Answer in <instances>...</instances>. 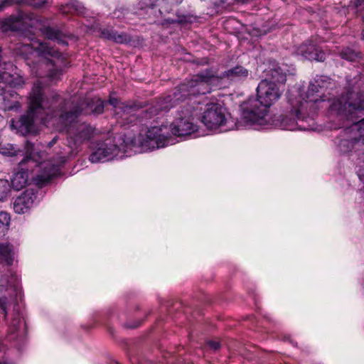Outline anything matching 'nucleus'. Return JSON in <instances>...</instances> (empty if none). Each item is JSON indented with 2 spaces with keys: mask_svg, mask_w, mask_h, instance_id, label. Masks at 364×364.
<instances>
[{
  "mask_svg": "<svg viewBox=\"0 0 364 364\" xmlns=\"http://www.w3.org/2000/svg\"><path fill=\"white\" fill-rule=\"evenodd\" d=\"M330 84L328 77L317 75L304 94L297 87L289 89L287 93L286 113L273 120L269 115V109L280 99L284 88L267 79L262 80L257 87V98H250L241 105V119L245 127L256 129L274 125L291 131H315L318 103L325 101L324 92Z\"/></svg>",
  "mask_w": 364,
  "mask_h": 364,
  "instance_id": "obj_1",
  "label": "nucleus"
},
{
  "mask_svg": "<svg viewBox=\"0 0 364 364\" xmlns=\"http://www.w3.org/2000/svg\"><path fill=\"white\" fill-rule=\"evenodd\" d=\"M182 85L183 83L176 87L173 94L159 99L155 105L149 108L144 114L143 118H151L161 112L168 111L179 102H183L176 110L174 119L169 125L163 124L161 126L151 127L144 132L139 134L137 141H134L133 144L139 146V151H149L175 144L178 142L176 137L191 135L198 137L203 135L200 133L198 126L195 122L198 111L203 109L201 106L195 105H202L200 98L203 95H193L188 94V92H182L183 95H179V98L177 99L174 95Z\"/></svg>",
  "mask_w": 364,
  "mask_h": 364,
  "instance_id": "obj_2",
  "label": "nucleus"
},
{
  "mask_svg": "<svg viewBox=\"0 0 364 364\" xmlns=\"http://www.w3.org/2000/svg\"><path fill=\"white\" fill-rule=\"evenodd\" d=\"M59 121L66 129L68 146L70 149L68 155L61 154L55 160H47L39 166V173L35 178L36 183L43 185L52 177L60 173V166L68 159L75 156L80 146L90 140L95 134V129L90 124L77 121L82 111L72 110L67 107H61Z\"/></svg>",
  "mask_w": 364,
  "mask_h": 364,
  "instance_id": "obj_3",
  "label": "nucleus"
},
{
  "mask_svg": "<svg viewBox=\"0 0 364 364\" xmlns=\"http://www.w3.org/2000/svg\"><path fill=\"white\" fill-rule=\"evenodd\" d=\"M15 53L23 56L25 59L29 58V55L36 53L41 58L38 66L41 69L45 68V72L38 70H32V73L39 77L41 82L43 78L47 77L50 82L60 79L62 75V67L65 66V56L55 50L48 43L33 41V43L21 42L14 48ZM43 82H42V85Z\"/></svg>",
  "mask_w": 364,
  "mask_h": 364,
  "instance_id": "obj_4",
  "label": "nucleus"
},
{
  "mask_svg": "<svg viewBox=\"0 0 364 364\" xmlns=\"http://www.w3.org/2000/svg\"><path fill=\"white\" fill-rule=\"evenodd\" d=\"M44 86L40 80H37L28 97V111L18 119H12L11 127L16 129L17 132L22 135L31 133L34 131V122L40 120L46 124L49 119L58 115L51 110L50 105L45 98Z\"/></svg>",
  "mask_w": 364,
  "mask_h": 364,
  "instance_id": "obj_5",
  "label": "nucleus"
},
{
  "mask_svg": "<svg viewBox=\"0 0 364 364\" xmlns=\"http://www.w3.org/2000/svg\"><path fill=\"white\" fill-rule=\"evenodd\" d=\"M249 75V71L241 65H237L230 68L220 75H218L213 68L205 69L197 75H193L191 79L186 80L180 87L174 95L177 99L178 95L182 96V92H191L190 94L206 95L210 93L213 87L220 86L222 80L230 82H237L245 80Z\"/></svg>",
  "mask_w": 364,
  "mask_h": 364,
  "instance_id": "obj_6",
  "label": "nucleus"
},
{
  "mask_svg": "<svg viewBox=\"0 0 364 364\" xmlns=\"http://www.w3.org/2000/svg\"><path fill=\"white\" fill-rule=\"evenodd\" d=\"M348 91L340 97L333 100L329 105V112L332 116H336L339 124L336 126L330 125L331 129H340L344 126L346 119H353L358 112L364 110V93L355 89V77L348 80Z\"/></svg>",
  "mask_w": 364,
  "mask_h": 364,
  "instance_id": "obj_7",
  "label": "nucleus"
},
{
  "mask_svg": "<svg viewBox=\"0 0 364 364\" xmlns=\"http://www.w3.org/2000/svg\"><path fill=\"white\" fill-rule=\"evenodd\" d=\"M137 139L138 136L134 138L124 136V139H119L122 141L120 146L111 141L99 142L89 159L92 163L105 162L114 159H122L131 156L132 153H141L143 151H139L140 147L133 144Z\"/></svg>",
  "mask_w": 364,
  "mask_h": 364,
  "instance_id": "obj_8",
  "label": "nucleus"
},
{
  "mask_svg": "<svg viewBox=\"0 0 364 364\" xmlns=\"http://www.w3.org/2000/svg\"><path fill=\"white\" fill-rule=\"evenodd\" d=\"M203 99L205 97L202 95L201 107L205 105V108L201 116V122L208 129L216 132H225L235 129L236 124L220 105L205 103ZM196 105V107H200V105Z\"/></svg>",
  "mask_w": 364,
  "mask_h": 364,
  "instance_id": "obj_9",
  "label": "nucleus"
},
{
  "mask_svg": "<svg viewBox=\"0 0 364 364\" xmlns=\"http://www.w3.org/2000/svg\"><path fill=\"white\" fill-rule=\"evenodd\" d=\"M25 150L26 156L25 158L21 161L20 165L23 167L25 164H28V167H33V165L36 166V173L33 177V181L34 183L40 187H42L46 185L53 177H52L49 181H48L43 185H39L36 183L35 178L39 173V166L41 164L45 162L46 161H41L40 160L43 158V154L41 153H35L33 144L29 141H26L25 144ZM28 171H24L23 168L19 171L16 172L11 182V187H12L14 190L20 191L28 183Z\"/></svg>",
  "mask_w": 364,
  "mask_h": 364,
  "instance_id": "obj_10",
  "label": "nucleus"
},
{
  "mask_svg": "<svg viewBox=\"0 0 364 364\" xmlns=\"http://www.w3.org/2000/svg\"><path fill=\"white\" fill-rule=\"evenodd\" d=\"M21 287L20 279L16 273L7 270L0 276V309L6 317V304L9 300L21 299Z\"/></svg>",
  "mask_w": 364,
  "mask_h": 364,
  "instance_id": "obj_11",
  "label": "nucleus"
},
{
  "mask_svg": "<svg viewBox=\"0 0 364 364\" xmlns=\"http://www.w3.org/2000/svg\"><path fill=\"white\" fill-rule=\"evenodd\" d=\"M37 18L33 14L19 11L16 15L0 20V30L7 31H26L29 28L35 26Z\"/></svg>",
  "mask_w": 364,
  "mask_h": 364,
  "instance_id": "obj_12",
  "label": "nucleus"
},
{
  "mask_svg": "<svg viewBox=\"0 0 364 364\" xmlns=\"http://www.w3.org/2000/svg\"><path fill=\"white\" fill-rule=\"evenodd\" d=\"M105 102L99 99L93 98L88 101L67 102L65 106L72 110L82 111L81 114H101L104 110Z\"/></svg>",
  "mask_w": 364,
  "mask_h": 364,
  "instance_id": "obj_13",
  "label": "nucleus"
},
{
  "mask_svg": "<svg viewBox=\"0 0 364 364\" xmlns=\"http://www.w3.org/2000/svg\"><path fill=\"white\" fill-rule=\"evenodd\" d=\"M37 195L33 189L25 191L13 203V209L17 214H25L37 204Z\"/></svg>",
  "mask_w": 364,
  "mask_h": 364,
  "instance_id": "obj_14",
  "label": "nucleus"
},
{
  "mask_svg": "<svg viewBox=\"0 0 364 364\" xmlns=\"http://www.w3.org/2000/svg\"><path fill=\"white\" fill-rule=\"evenodd\" d=\"M7 319L9 341L15 340L18 338H23L26 334V323L18 311H14L10 320Z\"/></svg>",
  "mask_w": 364,
  "mask_h": 364,
  "instance_id": "obj_15",
  "label": "nucleus"
},
{
  "mask_svg": "<svg viewBox=\"0 0 364 364\" xmlns=\"http://www.w3.org/2000/svg\"><path fill=\"white\" fill-rule=\"evenodd\" d=\"M295 54L301 59L309 60L323 62L326 59V53L316 45L311 43H305L299 46L296 48Z\"/></svg>",
  "mask_w": 364,
  "mask_h": 364,
  "instance_id": "obj_16",
  "label": "nucleus"
},
{
  "mask_svg": "<svg viewBox=\"0 0 364 364\" xmlns=\"http://www.w3.org/2000/svg\"><path fill=\"white\" fill-rule=\"evenodd\" d=\"M100 37L117 43H127L130 41V37L127 33H118L112 28L101 29Z\"/></svg>",
  "mask_w": 364,
  "mask_h": 364,
  "instance_id": "obj_17",
  "label": "nucleus"
},
{
  "mask_svg": "<svg viewBox=\"0 0 364 364\" xmlns=\"http://www.w3.org/2000/svg\"><path fill=\"white\" fill-rule=\"evenodd\" d=\"M109 103L115 109L116 114L120 115V117L123 119H126L127 115L132 114L134 109L133 106L120 102L117 97L111 96L109 100Z\"/></svg>",
  "mask_w": 364,
  "mask_h": 364,
  "instance_id": "obj_18",
  "label": "nucleus"
},
{
  "mask_svg": "<svg viewBox=\"0 0 364 364\" xmlns=\"http://www.w3.org/2000/svg\"><path fill=\"white\" fill-rule=\"evenodd\" d=\"M14 255L15 251L12 245L8 243H0V263L12 264Z\"/></svg>",
  "mask_w": 364,
  "mask_h": 364,
  "instance_id": "obj_19",
  "label": "nucleus"
},
{
  "mask_svg": "<svg viewBox=\"0 0 364 364\" xmlns=\"http://www.w3.org/2000/svg\"><path fill=\"white\" fill-rule=\"evenodd\" d=\"M268 75L269 78L267 79V80L277 84L281 88H284L283 85L287 80V77L281 68L277 67L271 68L268 71Z\"/></svg>",
  "mask_w": 364,
  "mask_h": 364,
  "instance_id": "obj_20",
  "label": "nucleus"
},
{
  "mask_svg": "<svg viewBox=\"0 0 364 364\" xmlns=\"http://www.w3.org/2000/svg\"><path fill=\"white\" fill-rule=\"evenodd\" d=\"M42 32L48 39L55 41L59 44L67 45L63 34L58 29L47 26L42 28Z\"/></svg>",
  "mask_w": 364,
  "mask_h": 364,
  "instance_id": "obj_21",
  "label": "nucleus"
},
{
  "mask_svg": "<svg viewBox=\"0 0 364 364\" xmlns=\"http://www.w3.org/2000/svg\"><path fill=\"white\" fill-rule=\"evenodd\" d=\"M82 5L77 0H71L70 2L67 3L65 5H62L60 7V11L63 14H81L82 12Z\"/></svg>",
  "mask_w": 364,
  "mask_h": 364,
  "instance_id": "obj_22",
  "label": "nucleus"
},
{
  "mask_svg": "<svg viewBox=\"0 0 364 364\" xmlns=\"http://www.w3.org/2000/svg\"><path fill=\"white\" fill-rule=\"evenodd\" d=\"M11 218L8 213L0 211V238L7 232L10 225Z\"/></svg>",
  "mask_w": 364,
  "mask_h": 364,
  "instance_id": "obj_23",
  "label": "nucleus"
},
{
  "mask_svg": "<svg viewBox=\"0 0 364 364\" xmlns=\"http://www.w3.org/2000/svg\"><path fill=\"white\" fill-rule=\"evenodd\" d=\"M359 141L360 139L355 136L350 139H342L338 144L339 149L343 153H347L353 148L355 142H358Z\"/></svg>",
  "mask_w": 364,
  "mask_h": 364,
  "instance_id": "obj_24",
  "label": "nucleus"
},
{
  "mask_svg": "<svg viewBox=\"0 0 364 364\" xmlns=\"http://www.w3.org/2000/svg\"><path fill=\"white\" fill-rule=\"evenodd\" d=\"M355 131L359 133L360 136H364V118L355 123H353L349 127L344 130L346 134ZM362 143L364 144V137L362 139Z\"/></svg>",
  "mask_w": 364,
  "mask_h": 364,
  "instance_id": "obj_25",
  "label": "nucleus"
},
{
  "mask_svg": "<svg viewBox=\"0 0 364 364\" xmlns=\"http://www.w3.org/2000/svg\"><path fill=\"white\" fill-rule=\"evenodd\" d=\"M11 193V185L9 181L0 179V202L7 200Z\"/></svg>",
  "mask_w": 364,
  "mask_h": 364,
  "instance_id": "obj_26",
  "label": "nucleus"
},
{
  "mask_svg": "<svg viewBox=\"0 0 364 364\" xmlns=\"http://www.w3.org/2000/svg\"><path fill=\"white\" fill-rule=\"evenodd\" d=\"M340 55L346 60L355 61L360 58V53L356 52L350 48H346L341 50Z\"/></svg>",
  "mask_w": 364,
  "mask_h": 364,
  "instance_id": "obj_27",
  "label": "nucleus"
},
{
  "mask_svg": "<svg viewBox=\"0 0 364 364\" xmlns=\"http://www.w3.org/2000/svg\"><path fill=\"white\" fill-rule=\"evenodd\" d=\"M16 4H29L33 5V3L31 0H0V12L4 11L6 7Z\"/></svg>",
  "mask_w": 364,
  "mask_h": 364,
  "instance_id": "obj_28",
  "label": "nucleus"
},
{
  "mask_svg": "<svg viewBox=\"0 0 364 364\" xmlns=\"http://www.w3.org/2000/svg\"><path fill=\"white\" fill-rule=\"evenodd\" d=\"M17 151L18 150L13 144L0 145V154L4 156H12L16 155Z\"/></svg>",
  "mask_w": 364,
  "mask_h": 364,
  "instance_id": "obj_29",
  "label": "nucleus"
},
{
  "mask_svg": "<svg viewBox=\"0 0 364 364\" xmlns=\"http://www.w3.org/2000/svg\"><path fill=\"white\" fill-rule=\"evenodd\" d=\"M7 95H5L4 97H6ZM16 104H11L9 102H6L5 101V98H3L2 101H0V109H12L14 107H18V105L17 102H15Z\"/></svg>",
  "mask_w": 364,
  "mask_h": 364,
  "instance_id": "obj_30",
  "label": "nucleus"
},
{
  "mask_svg": "<svg viewBox=\"0 0 364 364\" xmlns=\"http://www.w3.org/2000/svg\"><path fill=\"white\" fill-rule=\"evenodd\" d=\"M207 346L210 348H211V349H213L214 350H216L219 349L220 346V343L218 342V341H208L207 342Z\"/></svg>",
  "mask_w": 364,
  "mask_h": 364,
  "instance_id": "obj_31",
  "label": "nucleus"
},
{
  "mask_svg": "<svg viewBox=\"0 0 364 364\" xmlns=\"http://www.w3.org/2000/svg\"><path fill=\"white\" fill-rule=\"evenodd\" d=\"M57 141V138L55 137L53 138L48 144V146L49 148L52 147Z\"/></svg>",
  "mask_w": 364,
  "mask_h": 364,
  "instance_id": "obj_32",
  "label": "nucleus"
},
{
  "mask_svg": "<svg viewBox=\"0 0 364 364\" xmlns=\"http://www.w3.org/2000/svg\"><path fill=\"white\" fill-rule=\"evenodd\" d=\"M364 4V0H355V5L356 7L361 6Z\"/></svg>",
  "mask_w": 364,
  "mask_h": 364,
  "instance_id": "obj_33",
  "label": "nucleus"
},
{
  "mask_svg": "<svg viewBox=\"0 0 364 364\" xmlns=\"http://www.w3.org/2000/svg\"><path fill=\"white\" fill-rule=\"evenodd\" d=\"M169 2L172 4H179L182 2L183 0H168Z\"/></svg>",
  "mask_w": 364,
  "mask_h": 364,
  "instance_id": "obj_34",
  "label": "nucleus"
},
{
  "mask_svg": "<svg viewBox=\"0 0 364 364\" xmlns=\"http://www.w3.org/2000/svg\"><path fill=\"white\" fill-rule=\"evenodd\" d=\"M361 36H362L363 39H364V29L362 31Z\"/></svg>",
  "mask_w": 364,
  "mask_h": 364,
  "instance_id": "obj_35",
  "label": "nucleus"
},
{
  "mask_svg": "<svg viewBox=\"0 0 364 364\" xmlns=\"http://www.w3.org/2000/svg\"><path fill=\"white\" fill-rule=\"evenodd\" d=\"M28 40L31 41H33V38H31V37H28Z\"/></svg>",
  "mask_w": 364,
  "mask_h": 364,
  "instance_id": "obj_36",
  "label": "nucleus"
},
{
  "mask_svg": "<svg viewBox=\"0 0 364 364\" xmlns=\"http://www.w3.org/2000/svg\"><path fill=\"white\" fill-rule=\"evenodd\" d=\"M131 117H132V118H134V119H135V116H134V114H131Z\"/></svg>",
  "mask_w": 364,
  "mask_h": 364,
  "instance_id": "obj_37",
  "label": "nucleus"
}]
</instances>
